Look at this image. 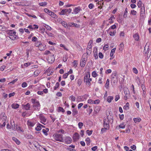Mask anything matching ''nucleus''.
I'll return each instance as SVG.
<instances>
[{"label": "nucleus", "instance_id": "nucleus-60", "mask_svg": "<svg viewBox=\"0 0 151 151\" xmlns=\"http://www.w3.org/2000/svg\"><path fill=\"white\" fill-rule=\"evenodd\" d=\"M6 29V27L3 25H0V30L4 31Z\"/></svg>", "mask_w": 151, "mask_h": 151}, {"label": "nucleus", "instance_id": "nucleus-40", "mask_svg": "<svg viewBox=\"0 0 151 151\" xmlns=\"http://www.w3.org/2000/svg\"><path fill=\"white\" fill-rule=\"evenodd\" d=\"M50 16L55 19H56L58 17L57 16L52 12L51 13L50 15Z\"/></svg>", "mask_w": 151, "mask_h": 151}, {"label": "nucleus", "instance_id": "nucleus-41", "mask_svg": "<svg viewBox=\"0 0 151 151\" xmlns=\"http://www.w3.org/2000/svg\"><path fill=\"white\" fill-rule=\"evenodd\" d=\"M60 83L59 82H57L56 83L55 86L54 87V90H56L60 86Z\"/></svg>", "mask_w": 151, "mask_h": 151}, {"label": "nucleus", "instance_id": "nucleus-22", "mask_svg": "<svg viewBox=\"0 0 151 151\" xmlns=\"http://www.w3.org/2000/svg\"><path fill=\"white\" fill-rule=\"evenodd\" d=\"M81 9L79 7H76L75 8L73 12L75 14L78 13L80 11Z\"/></svg>", "mask_w": 151, "mask_h": 151}, {"label": "nucleus", "instance_id": "nucleus-49", "mask_svg": "<svg viewBox=\"0 0 151 151\" xmlns=\"http://www.w3.org/2000/svg\"><path fill=\"white\" fill-rule=\"evenodd\" d=\"M93 130H87L86 131V133L88 136H90L93 133Z\"/></svg>", "mask_w": 151, "mask_h": 151}, {"label": "nucleus", "instance_id": "nucleus-34", "mask_svg": "<svg viewBox=\"0 0 151 151\" xmlns=\"http://www.w3.org/2000/svg\"><path fill=\"white\" fill-rule=\"evenodd\" d=\"M128 13V9L127 8H126L125 9L124 14L123 15V17L125 18H127V14Z\"/></svg>", "mask_w": 151, "mask_h": 151}, {"label": "nucleus", "instance_id": "nucleus-54", "mask_svg": "<svg viewBox=\"0 0 151 151\" xmlns=\"http://www.w3.org/2000/svg\"><path fill=\"white\" fill-rule=\"evenodd\" d=\"M15 5L18 6H24L22 4V3L20 2H16L15 3Z\"/></svg>", "mask_w": 151, "mask_h": 151}, {"label": "nucleus", "instance_id": "nucleus-28", "mask_svg": "<svg viewBox=\"0 0 151 151\" xmlns=\"http://www.w3.org/2000/svg\"><path fill=\"white\" fill-rule=\"evenodd\" d=\"M116 48L115 47L111 50L110 54V56L111 57H112L113 56L116 50Z\"/></svg>", "mask_w": 151, "mask_h": 151}, {"label": "nucleus", "instance_id": "nucleus-52", "mask_svg": "<svg viewBox=\"0 0 151 151\" xmlns=\"http://www.w3.org/2000/svg\"><path fill=\"white\" fill-rule=\"evenodd\" d=\"M81 83L82 81L81 79H78V80H77V84L78 86H79L81 85Z\"/></svg>", "mask_w": 151, "mask_h": 151}, {"label": "nucleus", "instance_id": "nucleus-57", "mask_svg": "<svg viewBox=\"0 0 151 151\" xmlns=\"http://www.w3.org/2000/svg\"><path fill=\"white\" fill-rule=\"evenodd\" d=\"M69 99L73 101H75L76 100V98L73 95L70 96L69 97Z\"/></svg>", "mask_w": 151, "mask_h": 151}, {"label": "nucleus", "instance_id": "nucleus-24", "mask_svg": "<svg viewBox=\"0 0 151 151\" xmlns=\"http://www.w3.org/2000/svg\"><path fill=\"white\" fill-rule=\"evenodd\" d=\"M110 84V81L109 79H107L106 81V83L105 84V87L106 89L109 88Z\"/></svg>", "mask_w": 151, "mask_h": 151}, {"label": "nucleus", "instance_id": "nucleus-6", "mask_svg": "<svg viewBox=\"0 0 151 151\" xmlns=\"http://www.w3.org/2000/svg\"><path fill=\"white\" fill-rule=\"evenodd\" d=\"M38 117L40 120V122L43 124H45V123L46 122V119L42 114H40L38 116Z\"/></svg>", "mask_w": 151, "mask_h": 151}, {"label": "nucleus", "instance_id": "nucleus-59", "mask_svg": "<svg viewBox=\"0 0 151 151\" xmlns=\"http://www.w3.org/2000/svg\"><path fill=\"white\" fill-rule=\"evenodd\" d=\"M61 23L66 28L67 27V25L66 24V22H65L64 21H61Z\"/></svg>", "mask_w": 151, "mask_h": 151}, {"label": "nucleus", "instance_id": "nucleus-8", "mask_svg": "<svg viewBox=\"0 0 151 151\" xmlns=\"http://www.w3.org/2000/svg\"><path fill=\"white\" fill-rule=\"evenodd\" d=\"M48 62L50 63H53L55 60V58L54 57V55L53 54H51L49 55L48 57L47 58Z\"/></svg>", "mask_w": 151, "mask_h": 151}, {"label": "nucleus", "instance_id": "nucleus-1", "mask_svg": "<svg viewBox=\"0 0 151 151\" xmlns=\"http://www.w3.org/2000/svg\"><path fill=\"white\" fill-rule=\"evenodd\" d=\"M113 117L111 115H108L104 119V127H106L107 129H109V123H112Z\"/></svg>", "mask_w": 151, "mask_h": 151}, {"label": "nucleus", "instance_id": "nucleus-64", "mask_svg": "<svg viewBox=\"0 0 151 151\" xmlns=\"http://www.w3.org/2000/svg\"><path fill=\"white\" fill-rule=\"evenodd\" d=\"M38 38L35 36L33 37L32 38V41L33 42H36L37 41Z\"/></svg>", "mask_w": 151, "mask_h": 151}, {"label": "nucleus", "instance_id": "nucleus-33", "mask_svg": "<svg viewBox=\"0 0 151 151\" xmlns=\"http://www.w3.org/2000/svg\"><path fill=\"white\" fill-rule=\"evenodd\" d=\"M12 140L14 141L18 145H19L20 142L17 138L15 137H13L12 138Z\"/></svg>", "mask_w": 151, "mask_h": 151}, {"label": "nucleus", "instance_id": "nucleus-14", "mask_svg": "<svg viewBox=\"0 0 151 151\" xmlns=\"http://www.w3.org/2000/svg\"><path fill=\"white\" fill-rule=\"evenodd\" d=\"M133 37L136 41H138L139 40V35L138 33H136L134 35Z\"/></svg>", "mask_w": 151, "mask_h": 151}, {"label": "nucleus", "instance_id": "nucleus-5", "mask_svg": "<svg viewBox=\"0 0 151 151\" xmlns=\"http://www.w3.org/2000/svg\"><path fill=\"white\" fill-rule=\"evenodd\" d=\"M92 44L93 41L91 40H90L88 43L87 48V53L88 54L90 53L91 51Z\"/></svg>", "mask_w": 151, "mask_h": 151}, {"label": "nucleus", "instance_id": "nucleus-61", "mask_svg": "<svg viewBox=\"0 0 151 151\" xmlns=\"http://www.w3.org/2000/svg\"><path fill=\"white\" fill-rule=\"evenodd\" d=\"M58 112H62L63 113L65 112V110L63 108L59 106L58 107Z\"/></svg>", "mask_w": 151, "mask_h": 151}, {"label": "nucleus", "instance_id": "nucleus-25", "mask_svg": "<svg viewBox=\"0 0 151 151\" xmlns=\"http://www.w3.org/2000/svg\"><path fill=\"white\" fill-rule=\"evenodd\" d=\"M49 131V129L46 128L45 129H43L42 132L45 135H47L48 134L47 132Z\"/></svg>", "mask_w": 151, "mask_h": 151}, {"label": "nucleus", "instance_id": "nucleus-53", "mask_svg": "<svg viewBox=\"0 0 151 151\" xmlns=\"http://www.w3.org/2000/svg\"><path fill=\"white\" fill-rule=\"evenodd\" d=\"M116 33L115 31H114L113 32H109V35L111 36H113L115 35V33Z\"/></svg>", "mask_w": 151, "mask_h": 151}, {"label": "nucleus", "instance_id": "nucleus-51", "mask_svg": "<svg viewBox=\"0 0 151 151\" xmlns=\"http://www.w3.org/2000/svg\"><path fill=\"white\" fill-rule=\"evenodd\" d=\"M106 127H104V128H102L101 129V132L102 133L106 132V130H108L109 129H107Z\"/></svg>", "mask_w": 151, "mask_h": 151}, {"label": "nucleus", "instance_id": "nucleus-13", "mask_svg": "<svg viewBox=\"0 0 151 151\" xmlns=\"http://www.w3.org/2000/svg\"><path fill=\"white\" fill-rule=\"evenodd\" d=\"M27 28L32 30H35L38 28V26L37 25L34 24L33 25H29Z\"/></svg>", "mask_w": 151, "mask_h": 151}, {"label": "nucleus", "instance_id": "nucleus-43", "mask_svg": "<svg viewBox=\"0 0 151 151\" xmlns=\"http://www.w3.org/2000/svg\"><path fill=\"white\" fill-rule=\"evenodd\" d=\"M125 125L123 123H121L119 126L118 129H124L125 128Z\"/></svg>", "mask_w": 151, "mask_h": 151}, {"label": "nucleus", "instance_id": "nucleus-31", "mask_svg": "<svg viewBox=\"0 0 151 151\" xmlns=\"http://www.w3.org/2000/svg\"><path fill=\"white\" fill-rule=\"evenodd\" d=\"M19 105L17 104H13L12 105V107L14 109H17L19 108Z\"/></svg>", "mask_w": 151, "mask_h": 151}, {"label": "nucleus", "instance_id": "nucleus-44", "mask_svg": "<svg viewBox=\"0 0 151 151\" xmlns=\"http://www.w3.org/2000/svg\"><path fill=\"white\" fill-rule=\"evenodd\" d=\"M8 33L9 35V36H10L11 35L16 34V32L12 30H10L8 32Z\"/></svg>", "mask_w": 151, "mask_h": 151}, {"label": "nucleus", "instance_id": "nucleus-3", "mask_svg": "<svg viewBox=\"0 0 151 151\" xmlns=\"http://www.w3.org/2000/svg\"><path fill=\"white\" fill-rule=\"evenodd\" d=\"M92 80L90 78V75L89 72L84 77L83 81L84 82L86 83L87 85L89 86L91 85L90 82L92 81Z\"/></svg>", "mask_w": 151, "mask_h": 151}, {"label": "nucleus", "instance_id": "nucleus-62", "mask_svg": "<svg viewBox=\"0 0 151 151\" xmlns=\"http://www.w3.org/2000/svg\"><path fill=\"white\" fill-rule=\"evenodd\" d=\"M39 30L40 31L41 33L42 34L44 33L45 31V28L43 27L40 28Z\"/></svg>", "mask_w": 151, "mask_h": 151}, {"label": "nucleus", "instance_id": "nucleus-19", "mask_svg": "<svg viewBox=\"0 0 151 151\" xmlns=\"http://www.w3.org/2000/svg\"><path fill=\"white\" fill-rule=\"evenodd\" d=\"M115 19V17L114 15H112L110 18L108 19L109 23L110 24H111L114 23V19Z\"/></svg>", "mask_w": 151, "mask_h": 151}, {"label": "nucleus", "instance_id": "nucleus-42", "mask_svg": "<svg viewBox=\"0 0 151 151\" xmlns=\"http://www.w3.org/2000/svg\"><path fill=\"white\" fill-rule=\"evenodd\" d=\"M144 5L142 4V1L140 0L137 3V5L139 8H141L142 6V5Z\"/></svg>", "mask_w": 151, "mask_h": 151}, {"label": "nucleus", "instance_id": "nucleus-10", "mask_svg": "<svg viewBox=\"0 0 151 151\" xmlns=\"http://www.w3.org/2000/svg\"><path fill=\"white\" fill-rule=\"evenodd\" d=\"M65 143L67 144H70L72 141L71 138L70 137H66L64 140Z\"/></svg>", "mask_w": 151, "mask_h": 151}, {"label": "nucleus", "instance_id": "nucleus-58", "mask_svg": "<svg viewBox=\"0 0 151 151\" xmlns=\"http://www.w3.org/2000/svg\"><path fill=\"white\" fill-rule=\"evenodd\" d=\"M83 125V123L82 122H79L78 123V127L79 129H81Z\"/></svg>", "mask_w": 151, "mask_h": 151}, {"label": "nucleus", "instance_id": "nucleus-17", "mask_svg": "<svg viewBox=\"0 0 151 151\" xmlns=\"http://www.w3.org/2000/svg\"><path fill=\"white\" fill-rule=\"evenodd\" d=\"M23 106L24 109L27 110H29L31 107L30 104L29 103L26 105H23Z\"/></svg>", "mask_w": 151, "mask_h": 151}, {"label": "nucleus", "instance_id": "nucleus-56", "mask_svg": "<svg viewBox=\"0 0 151 151\" xmlns=\"http://www.w3.org/2000/svg\"><path fill=\"white\" fill-rule=\"evenodd\" d=\"M73 65L74 67H75V68L78 65V61L76 60L74 61L73 63Z\"/></svg>", "mask_w": 151, "mask_h": 151}, {"label": "nucleus", "instance_id": "nucleus-35", "mask_svg": "<svg viewBox=\"0 0 151 151\" xmlns=\"http://www.w3.org/2000/svg\"><path fill=\"white\" fill-rule=\"evenodd\" d=\"M133 120L135 123L139 122L141 120V119L139 117L134 118Z\"/></svg>", "mask_w": 151, "mask_h": 151}, {"label": "nucleus", "instance_id": "nucleus-7", "mask_svg": "<svg viewBox=\"0 0 151 151\" xmlns=\"http://www.w3.org/2000/svg\"><path fill=\"white\" fill-rule=\"evenodd\" d=\"M145 16V7L144 6V5H143V6H142V7L140 9V17L142 19H143L144 18Z\"/></svg>", "mask_w": 151, "mask_h": 151}, {"label": "nucleus", "instance_id": "nucleus-12", "mask_svg": "<svg viewBox=\"0 0 151 151\" xmlns=\"http://www.w3.org/2000/svg\"><path fill=\"white\" fill-rule=\"evenodd\" d=\"M35 124L36 123L35 122L30 120H28L27 122V124L29 127H33Z\"/></svg>", "mask_w": 151, "mask_h": 151}, {"label": "nucleus", "instance_id": "nucleus-29", "mask_svg": "<svg viewBox=\"0 0 151 151\" xmlns=\"http://www.w3.org/2000/svg\"><path fill=\"white\" fill-rule=\"evenodd\" d=\"M31 102L33 104L40 103L39 101L37 100L36 99H32L31 100Z\"/></svg>", "mask_w": 151, "mask_h": 151}, {"label": "nucleus", "instance_id": "nucleus-45", "mask_svg": "<svg viewBox=\"0 0 151 151\" xmlns=\"http://www.w3.org/2000/svg\"><path fill=\"white\" fill-rule=\"evenodd\" d=\"M39 4L40 6H45L47 5V3L45 2H40L39 3Z\"/></svg>", "mask_w": 151, "mask_h": 151}, {"label": "nucleus", "instance_id": "nucleus-2", "mask_svg": "<svg viewBox=\"0 0 151 151\" xmlns=\"http://www.w3.org/2000/svg\"><path fill=\"white\" fill-rule=\"evenodd\" d=\"M54 139L55 140L63 142L64 140L63 138V135L62 134L55 133L53 135Z\"/></svg>", "mask_w": 151, "mask_h": 151}, {"label": "nucleus", "instance_id": "nucleus-48", "mask_svg": "<svg viewBox=\"0 0 151 151\" xmlns=\"http://www.w3.org/2000/svg\"><path fill=\"white\" fill-rule=\"evenodd\" d=\"M40 73V71L39 70H35L34 72V75L35 76H37Z\"/></svg>", "mask_w": 151, "mask_h": 151}, {"label": "nucleus", "instance_id": "nucleus-46", "mask_svg": "<svg viewBox=\"0 0 151 151\" xmlns=\"http://www.w3.org/2000/svg\"><path fill=\"white\" fill-rule=\"evenodd\" d=\"M137 12L134 10H132L131 11V14L134 16H135L137 15Z\"/></svg>", "mask_w": 151, "mask_h": 151}, {"label": "nucleus", "instance_id": "nucleus-39", "mask_svg": "<svg viewBox=\"0 0 151 151\" xmlns=\"http://www.w3.org/2000/svg\"><path fill=\"white\" fill-rule=\"evenodd\" d=\"M41 41L36 42L35 43V46L37 47H39L41 45Z\"/></svg>", "mask_w": 151, "mask_h": 151}, {"label": "nucleus", "instance_id": "nucleus-15", "mask_svg": "<svg viewBox=\"0 0 151 151\" xmlns=\"http://www.w3.org/2000/svg\"><path fill=\"white\" fill-rule=\"evenodd\" d=\"M38 47L39 50L40 51H43L45 50L46 48V45L44 44H42V43L41 45Z\"/></svg>", "mask_w": 151, "mask_h": 151}, {"label": "nucleus", "instance_id": "nucleus-26", "mask_svg": "<svg viewBox=\"0 0 151 151\" xmlns=\"http://www.w3.org/2000/svg\"><path fill=\"white\" fill-rule=\"evenodd\" d=\"M100 107L99 106H96L94 109V111L96 113H98L100 110Z\"/></svg>", "mask_w": 151, "mask_h": 151}, {"label": "nucleus", "instance_id": "nucleus-21", "mask_svg": "<svg viewBox=\"0 0 151 151\" xmlns=\"http://www.w3.org/2000/svg\"><path fill=\"white\" fill-rule=\"evenodd\" d=\"M67 10L66 9H63L60 12H59V14L60 15H66L67 13Z\"/></svg>", "mask_w": 151, "mask_h": 151}, {"label": "nucleus", "instance_id": "nucleus-50", "mask_svg": "<svg viewBox=\"0 0 151 151\" xmlns=\"http://www.w3.org/2000/svg\"><path fill=\"white\" fill-rule=\"evenodd\" d=\"M92 76L93 77L95 78L98 76V74L96 71H94L92 72Z\"/></svg>", "mask_w": 151, "mask_h": 151}, {"label": "nucleus", "instance_id": "nucleus-16", "mask_svg": "<svg viewBox=\"0 0 151 151\" xmlns=\"http://www.w3.org/2000/svg\"><path fill=\"white\" fill-rule=\"evenodd\" d=\"M94 56L95 59L96 60L98 58V51L97 48L94 49L93 50Z\"/></svg>", "mask_w": 151, "mask_h": 151}, {"label": "nucleus", "instance_id": "nucleus-63", "mask_svg": "<svg viewBox=\"0 0 151 151\" xmlns=\"http://www.w3.org/2000/svg\"><path fill=\"white\" fill-rule=\"evenodd\" d=\"M27 86V83L25 82H23L22 84V88H24Z\"/></svg>", "mask_w": 151, "mask_h": 151}, {"label": "nucleus", "instance_id": "nucleus-18", "mask_svg": "<svg viewBox=\"0 0 151 151\" xmlns=\"http://www.w3.org/2000/svg\"><path fill=\"white\" fill-rule=\"evenodd\" d=\"M31 113L28 114L27 111H25L22 112V116L23 117L25 118L26 117L29 116L31 115Z\"/></svg>", "mask_w": 151, "mask_h": 151}, {"label": "nucleus", "instance_id": "nucleus-36", "mask_svg": "<svg viewBox=\"0 0 151 151\" xmlns=\"http://www.w3.org/2000/svg\"><path fill=\"white\" fill-rule=\"evenodd\" d=\"M129 104L128 102H127L125 105L123 107V109L125 110H128L129 109Z\"/></svg>", "mask_w": 151, "mask_h": 151}, {"label": "nucleus", "instance_id": "nucleus-38", "mask_svg": "<svg viewBox=\"0 0 151 151\" xmlns=\"http://www.w3.org/2000/svg\"><path fill=\"white\" fill-rule=\"evenodd\" d=\"M78 114V111L76 109H74L72 110V115L74 116Z\"/></svg>", "mask_w": 151, "mask_h": 151}, {"label": "nucleus", "instance_id": "nucleus-30", "mask_svg": "<svg viewBox=\"0 0 151 151\" xmlns=\"http://www.w3.org/2000/svg\"><path fill=\"white\" fill-rule=\"evenodd\" d=\"M44 127V126L40 124H39V125L37 126L35 128V129L37 131H40L41 129V127Z\"/></svg>", "mask_w": 151, "mask_h": 151}, {"label": "nucleus", "instance_id": "nucleus-23", "mask_svg": "<svg viewBox=\"0 0 151 151\" xmlns=\"http://www.w3.org/2000/svg\"><path fill=\"white\" fill-rule=\"evenodd\" d=\"M16 129L19 132H24L23 129L22 128V127L16 125Z\"/></svg>", "mask_w": 151, "mask_h": 151}, {"label": "nucleus", "instance_id": "nucleus-55", "mask_svg": "<svg viewBox=\"0 0 151 151\" xmlns=\"http://www.w3.org/2000/svg\"><path fill=\"white\" fill-rule=\"evenodd\" d=\"M17 81H18V79L17 78L15 79L14 80H13L11 82H10L8 84V85H9V84H11V83L13 84H14L16 82H17Z\"/></svg>", "mask_w": 151, "mask_h": 151}, {"label": "nucleus", "instance_id": "nucleus-32", "mask_svg": "<svg viewBox=\"0 0 151 151\" xmlns=\"http://www.w3.org/2000/svg\"><path fill=\"white\" fill-rule=\"evenodd\" d=\"M44 12L47 13V14L50 15V14L51 13L52 11H51L48 9L47 8H45L44 9Z\"/></svg>", "mask_w": 151, "mask_h": 151}, {"label": "nucleus", "instance_id": "nucleus-20", "mask_svg": "<svg viewBox=\"0 0 151 151\" xmlns=\"http://www.w3.org/2000/svg\"><path fill=\"white\" fill-rule=\"evenodd\" d=\"M86 60L85 58H84L80 62V65L81 67H84L86 64Z\"/></svg>", "mask_w": 151, "mask_h": 151}, {"label": "nucleus", "instance_id": "nucleus-11", "mask_svg": "<svg viewBox=\"0 0 151 151\" xmlns=\"http://www.w3.org/2000/svg\"><path fill=\"white\" fill-rule=\"evenodd\" d=\"M80 138L79 134L77 132H75L73 136V141H77Z\"/></svg>", "mask_w": 151, "mask_h": 151}, {"label": "nucleus", "instance_id": "nucleus-27", "mask_svg": "<svg viewBox=\"0 0 151 151\" xmlns=\"http://www.w3.org/2000/svg\"><path fill=\"white\" fill-rule=\"evenodd\" d=\"M17 37V36L16 35V34L11 35L9 36V38L12 40H15L16 39Z\"/></svg>", "mask_w": 151, "mask_h": 151}, {"label": "nucleus", "instance_id": "nucleus-9", "mask_svg": "<svg viewBox=\"0 0 151 151\" xmlns=\"http://www.w3.org/2000/svg\"><path fill=\"white\" fill-rule=\"evenodd\" d=\"M33 107L34 108V110H36L39 111L40 108V103L35 104H33Z\"/></svg>", "mask_w": 151, "mask_h": 151}, {"label": "nucleus", "instance_id": "nucleus-37", "mask_svg": "<svg viewBox=\"0 0 151 151\" xmlns=\"http://www.w3.org/2000/svg\"><path fill=\"white\" fill-rule=\"evenodd\" d=\"M113 99V97L112 96H108L107 99V101L108 102L110 103L111 102Z\"/></svg>", "mask_w": 151, "mask_h": 151}, {"label": "nucleus", "instance_id": "nucleus-47", "mask_svg": "<svg viewBox=\"0 0 151 151\" xmlns=\"http://www.w3.org/2000/svg\"><path fill=\"white\" fill-rule=\"evenodd\" d=\"M69 25H70V26H73L76 27H78V24H76L74 23L73 22L70 23L69 24Z\"/></svg>", "mask_w": 151, "mask_h": 151}, {"label": "nucleus", "instance_id": "nucleus-4", "mask_svg": "<svg viewBox=\"0 0 151 151\" xmlns=\"http://www.w3.org/2000/svg\"><path fill=\"white\" fill-rule=\"evenodd\" d=\"M117 73L116 71L113 72L111 76V84H115L117 82Z\"/></svg>", "mask_w": 151, "mask_h": 151}]
</instances>
